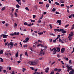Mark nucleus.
Here are the masks:
<instances>
[{
    "instance_id": "nucleus-1",
    "label": "nucleus",
    "mask_w": 74,
    "mask_h": 74,
    "mask_svg": "<svg viewBox=\"0 0 74 74\" xmlns=\"http://www.w3.org/2000/svg\"><path fill=\"white\" fill-rule=\"evenodd\" d=\"M40 53H39L38 55L39 56H40L43 55L45 54V50H44V49H41V51H40Z\"/></svg>"
},
{
    "instance_id": "nucleus-2",
    "label": "nucleus",
    "mask_w": 74,
    "mask_h": 74,
    "mask_svg": "<svg viewBox=\"0 0 74 74\" xmlns=\"http://www.w3.org/2000/svg\"><path fill=\"white\" fill-rule=\"evenodd\" d=\"M63 30V29H54V31L55 32H61V31H62Z\"/></svg>"
},
{
    "instance_id": "nucleus-3",
    "label": "nucleus",
    "mask_w": 74,
    "mask_h": 74,
    "mask_svg": "<svg viewBox=\"0 0 74 74\" xmlns=\"http://www.w3.org/2000/svg\"><path fill=\"white\" fill-rule=\"evenodd\" d=\"M66 67L67 68L68 70H72V68L70 67L68 65L66 66Z\"/></svg>"
},
{
    "instance_id": "nucleus-4",
    "label": "nucleus",
    "mask_w": 74,
    "mask_h": 74,
    "mask_svg": "<svg viewBox=\"0 0 74 74\" xmlns=\"http://www.w3.org/2000/svg\"><path fill=\"white\" fill-rule=\"evenodd\" d=\"M65 49L64 48H62V49H61V53H64V51H65Z\"/></svg>"
},
{
    "instance_id": "nucleus-5",
    "label": "nucleus",
    "mask_w": 74,
    "mask_h": 74,
    "mask_svg": "<svg viewBox=\"0 0 74 74\" xmlns=\"http://www.w3.org/2000/svg\"><path fill=\"white\" fill-rule=\"evenodd\" d=\"M61 22V21L60 20H58V21H57V22H58V23H59V25H60L62 24V23Z\"/></svg>"
},
{
    "instance_id": "nucleus-6",
    "label": "nucleus",
    "mask_w": 74,
    "mask_h": 74,
    "mask_svg": "<svg viewBox=\"0 0 74 74\" xmlns=\"http://www.w3.org/2000/svg\"><path fill=\"white\" fill-rule=\"evenodd\" d=\"M8 36V35H3V38H7Z\"/></svg>"
},
{
    "instance_id": "nucleus-7",
    "label": "nucleus",
    "mask_w": 74,
    "mask_h": 74,
    "mask_svg": "<svg viewBox=\"0 0 74 74\" xmlns=\"http://www.w3.org/2000/svg\"><path fill=\"white\" fill-rule=\"evenodd\" d=\"M55 49H56V47H54L53 48V49H51V48H50V51L51 52H52L53 50L54 51Z\"/></svg>"
},
{
    "instance_id": "nucleus-8",
    "label": "nucleus",
    "mask_w": 74,
    "mask_h": 74,
    "mask_svg": "<svg viewBox=\"0 0 74 74\" xmlns=\"http://www.w3.org/2000/svg\"><path fill=\"white\" fill-rule=\"evenodd\" d=\"M56 49H57V51H58V52H59L60 51V47H57L56 48Z\"/></svg>"
},
{
    "instance_id": "nucleus-9",
    "label": "nucleus",
    "mask_w": 74,
    "mask_h": 74,
    "mask_svg": "<svg viewBox=\"0 0 74 74\" xmlns=\"http://www.w3.org/2000/svg\"><path fill=\"white\" fill-rule=\"evenodd\" d=\"M73 32H71V33L69 35V36H73Z\"/></svg>"
},
{
    "instance_id": "nucleus-10",
    "label": "nucleus",
    "mask_w": 74,
    "mask_h": 74,
    "mask_svg": "<svg viewBox=\"0 0 74 74\" xmlns=\"http://www.w3.org/2000/svg\"><path fill=\"white\" fill-rule=\"evenodd\" d=\"M11 46V47H13V45H14V44L13 43V42H10V44H9Z\"/></svg>"
},
{
    "instance_id": "nucleus-11",
    "label": "nucleus",
    "mask_w": 74,
    "mask_h": 74,
    "mask_svg": "<svg viewBox=\"0 0 74 74\" xmlns=\"http://www.w3.org/2000/svg\"><path fill=\"white\" fill-rule=\"evenodd\" d=\"M61 32H62V33L63 34H65V33H66V31H64V29H63V30H62V31H61Z\"/></svg>"
},
{
    "instance_id": "nucleus-12",
    "label": "nucleus",
    "mask_w": 74,
    "mask_h": 74,
    "mask_svg": "<svg viewBox=\"0 0 74 74\" xmlns=\"http://www.w3.org/2000/svg\"><path fill=\"white\" fill-rule=\"evenodd\" d=\"M16 8L18 9L19 8H20V6H19V5L18 4L16 5Z\"/></svg>"
},
{
    "instance_id": "nucleus-13",
    "label": "nucleus",
    "mask_w": 74,
    "mask_h": 74,
    "mask_svg": "<svg viewBox=\"0 0 74 74\" xmlns=\"http://www.w3.org/2000/svg\"><path fill=\"white\" fill-rule=\"evenodd\" d=\"M72 36H69L68 37V38L69 39V40H71L72 38Z\"/></svg>"
},
{
    "instance_id": "nucleus-14",
    "label": "nucleus",
    "mask_w": 74,
    "mask_h": 74,
    "mask_svg": "<svg viewBox=\"0 0 74 74\" xmlns=\"http://www.w3.org/2000/svg\"><path fill=\"white\" fill-rule=\"evenodd\" d=\"M49 70V68H47L45 69V73H48V71Z\"/></svg>"
},
{
    "instance_id": "nucleus-15",
    "label": "nucleus",
    "mask_w": 74,
    "mask_h": 74,
    "mask_svg": "<svg viewBox=\"0 0 74 74\" xmlns=\"http://www.w3.org/2000/svg\"><path fill=\"white\" fill-rule=\"evenodd\" d=\"M71 70V74H74V70L73 69H72Z\"/></svg>"
},
{
    "instance_id": "nucleus-16",
    "label": "nucleus",
    "mask_w": 74,
    "mask_h": 74,
    "mask_svg": "<svg viewBox=\"0 0 74 74\" xmlns=\"http://www.w3.org/2000/svg\"><path fill=\"white\" fill-rule=\"evenodd\" d=\"M16 57H17L18 56V52L16 53V54H15Z\"/></svg>"
},
{
    "instance_id": "nucleus-17",
    "label": "nucleus",
    "mask_w": 74,
    "mask_h": 74,
    "mask_svg": "<svg viewBox=\"0 0 74 74\" xmlns=\"http://www.w3.org/2000/svg\"><path fill=\"white\" fill-rule=\"evenodd\" d=\"M57 51V50L56 49H55L53 51V54H55L56 53V52Z\"/></svg>"
},
{
    "instance_id": "nucleus-18",
    "label": "nucleus",
    "mask_w": 74,
    "mask_h": 74,
    "mask_svg": "<svg viewBox=\"0 0 74 74\" xmlns=\"http://www.w3.org/2000/svg\"><path fill=\"white\" fill-rule=\"evenodd\" d=\"M44 34V33L43 32H38V34L40 35H41L42 34Z\"/></svg>"
},
{
    "instance_id": "nucleus-19",
    "label": "nucleus",
    "mask_w": 74,
    "mask_h": 74,
    "mask_svg": "<svg viewBox=\"0 0 74 74\" xmlns=\"http://www.w3.org/2000/svg\"><path fill=\"white\" fill-rule=\"evenodd\" d=\"M3 50H1L0 51V54L1 55L3 53Z\"/></svg>"
},
{
    "instance_id": "nucleus-20",
    "label": "nucleus",
    "mask_w": 74,
    "mask_h": 74,
    "mask_svg": "<svg viewBox=\"0 0 74 74\" xmlns=\"http://www.w3.org/2000/svg\"><path fill=\"white\" fill-rule=\"evenodd\" d=\"M30 64V65H34V62H30V64Z\"/></svg>"
},
{
    "instance_id": "nucleus-21",
    "label": "nucleus",
    "mask_w": 74,
    "mask_h": 74,
    "mask_svg": "<svg viewBox=\"0 0 74 74\" xmlns=\"http://www.w3.org/2000/svg\"><path fill=\"white\" fill-rule=\"evenodd\" d=\"M19 1H18L17 2H18V3L19 4L21 5V2H19Z\"/></svg>"
},
{
    "instance_id": "nucleus-22",
    "label": "nucleus",
    "mask_w": 74,
    "mask_h": 74,
    "mask_svg": "<svg viewBox=\"0 0 74 74\" xmlns=\"http://www.w3.org/2000/svg\"><path fill=\"white\" fill-rule=\"evenodd\" d=\"M5 9V7H3V8H2L1 9V10L2 11H3Z\"/></svg>"
},
{
    "instance_id": "nucleus-23",
    "label": "nucleus",
    "mask_w": 74,
    "mask_h": 74,
    "mask_svg": "<svg viewBox=\"0 0 74 74\" xmlns=\"http://www.w3.org/2000/svg\"><path fill=\"white\" fill-rule=\"evenodd\" d=\"M54 71H52L50 73V74H54Z\"/></svg>"
},
{
    "instance_id": "nucleus-24",
    "label": "nucleus",
    "mask_w": 74,
    "mask_h": 74,
    "mask_svg": "<svg viewBox=\"0 0 74 74\" xmlns=\"http://www.w3.org/2000/svg\"><path fill=\"white\" fill-rule=\"evenodd\" d=\"M56 10V8H53V9L52 10V11L55 12V11Z\"/></svg>"
},
{
    "instance_id": "nucleus-25",
    "label": "nucleus",
    "mask_w": 74,
    "mask_h": 74,
    "mask_svg": "<svg viewBox=\"0 0 74 74\" xmlns=\"http://www.w3.org/2000/svg\"><path fill=\"white\" fill-rule=\"evenodd\" d=\"M49 4H47L45 6V7H46L47 8H49Z\"/></svg>"
},
{
    "instance_id": "nucleus-26",
    "label": "nucleus",
    "mask_w": 74,
    "mask_h": 74,
    "mask_svg": "<svg viewBox=\"0 0 74 74\" xmlns=\"http://www.w3.org/2000/svg\"><path fill=\"white\" fill-rule=\"evenodd\" d=\"M58 70L57 68H56L54 69V71H57Z\"/></svg>"
},
{
    "instance_id": "nucleus-27",
    "label": "nucleus",
    "mask_w": 74,
    "mask_h": 74,
    "mask_svg": "<svg viewBox=\"0 0 74 74\" xmlns=\"http://www.w3.org/2000/svg\"><path fill=\"white\" fill-rule=\"evenodd\" d=\"M55 4H56L57 5H60V3H59L58 2H55Z\"/></svg>"
},
{
    "instance_id": "nucleus-28",
    "label": "nucleus",
    "mask_w": 74,
    "mask_h": 74,
    "mask_svg": "<svg viewBox=\"0 0 74 74\" xmlns=\"http://www.w3.org/2000/svg\"><path fill=\"white\" fill-rule=\"evenodd\" d=\"M29 40V38L28 37H27V38L25 39V40H26L27 41H28Z\"/></svg>"
},
{
    "instance_id": "nucleus-29",
    "label": "nucleus",
    "mask_w": 74,
    "mask_h": 74,
    "mask_svg": "<svg viewBox=\"0 0 74 74\" xmlns=\"http://www.w3.org/2000/svg\"><path fill=\"white\" fill-rule=\"evenodd\" d=\"M61 71H62L61 69H58V72H60Z\"/></svg>"
},
{
    "instance_id": "nucleus-30",
    "label": "nucleus",
    "mask_w": 74,
    "mask_h": 74,
    "mask_svg": "<svg viewBox=\"0 0 74 74\" xmlns=\"http://www.w3.org/2000/svg\"><path fill=\"white\" fill-rule=\"evenodd\" d=\"M25 9H26V10H28V11H29V9L28 8V7H26L25 8Z\"/></svg>"
},
{
    "instance_id": "nucleus-31",
    "label": "nucleus",
    "mask_w": 74,
    "mask_h": 74,
    "mask_svg": "<svg viewBox=\"0 0 74 74\" xmlns=\"http://www.w3.org/2000/svg\"><path fill=\"white\" fill-rule=\"evenodd\" d=\"M37 64V62H34V65H36Z\"/></svg>"
},
{
    "instance_id": "nucleus-32",
    "label": "nucleus",
    "mask_w": 74,
    "mask_h": 74,
    "mask_svg": "<svg viewBox=\"0 0 74 74\" xmlns=\"http://www.w3.org/2000/svg\"><path fill=\"white\" fill-rule=\"evenodd\" d=\"M56 39H55L54 40H53V42H56Z\"/></svg>"
},
{
    "instance_id": "nucleus-33",
    "label": "nucleus",
    "mask_w": 74,
    "mask_h": 74,
    "mask_svg": "<svg viewBox=\"0 0 74 74\" xmlns=\"http://www.w3.org/2000/svg\"><path fill=\"white\" fill-rule=\"evenodd\" d=\"M27 25H28L29 27H30L32 25H31V23H29V24H27Z\"/></svg>"
},
{
    "instance_id": "nucleus-34",
    "label": "nucleus",
    "mask_w": 74,
    "mask_h": 74,
    "mask_svg": "<svg viewBox=\"0 0 74 74\" xmlns=\"http://www.w3.org/2000/svg\"><path fill=\"white\" fill-rule=\"evenodd\" d=\"M56 14H60V13L58 12H56Z\"/></svg>"
},
{
    "instance_id": "nucleus-35",
    "label": "nucleus",
    "mask_w": 74,
    "mask_h": 74,
    "mask_svg": "<svg viewBox=\"0 0 74 74\" xmlns=\"http://www.w3.org/2000/svg\"><path fill=\"white\" fill-rule=\"evenodd\" d=\"M30 21H31V22H35V20H32V19H30Z\"/></svg>"
},
{
    "instance_id": "nucleus-36",
    "label": "nucleus",
    "mask_w": 74,
    "mask_h": 74,
    "mask_svg": "<svg viewBox=\"0 0 74 74\" xmlns=\"http://www.w3.org/2000/svg\"><path fill=\"white\" fill-rule=\"evenodd\" d=\"M25 55L26 56H28V55L27 54V52H26L25 53Z\"/></svg>"
},
{
    "instance_id": "nucleus-37",
    "label": "nucleus",
    "mask_w": 74,
    "mask_h": 74,
    "mask_svg": "<svg viewBox=\"0 0 74 74\" xmlns=\"http://www.w3.org/2000/svg\"><path fill=\"white\" fill-rule=\"evenodd\" d=\"M69 24H68L67 25H65V28H67L68 26H69Z\"/></svg>"
},
{
    "instance_id": "nucleus-38",
    "label": "nucleus",
    "mask_w": 74,
    "mask_h": 74,
    "mask_svg": "<svg viewBox=\"0 0 74 74\" xmlns=\"http://www.w3.org/2000/svg\"><path fill=\"white\" fill-rule=\"evenodd\" d=\"M30 69H31V70H34V69L33 67H30Z\"/></svg>"
},
{
    "instance_id": "nucleus-39",
    "label": "nucleus",
    "mask_w": 74,
    "mask_h": 74,
    "mask_svg": "<svg viewBox=\"0 0 74 74\" xmlns=\"http://www.w3.org/2000/svg\"><path fill=\"white\" fill-rule=\"evenodd\" d=\"M41 22V21L40 20H39V21H38V23H40Z\"/></svg>"
},
{
    "instance_id": "nucleus-40",
    "label": "nucleus",
    "mask_w": 74,
    "mask_h": 74,
    "mask_svg": "<svg viewBox=\"0 0 74 74\" xmlns=\"http://www.w3.org/2000/svg\"><path fill=\"white\" fill-rule=\"evenodd\" d=\"M14 15H15L16 17L17 16V14L16 13H14Z\"/></svg>"
},
{
    "instance_id": "nucleus-41",
    "label": "nucleus",
    "mask_w": 74,
    "mask_h": 74,
    "mask_svg": "<svg viewBox=\"0 0 74 74\" xmlns=\"http://www.w3.org/2000/svg\"><path fill=\"white\" fill-rule=\"evenodd\" d=\"M26 69H25V68H23V72H24L25 71Z\"/></svg>"
},
{
    "instance_id": "nucleus-42",
    "label": "nucleus",
    "mask_w": 74,
    "mask_h": 74,
    "mask_svg": "<svg viewBox=\"0 0 74 74\" xmlns=\"http://www.w3.org/2000/svg\"><path fill=\"white\" fill-rule=\"evenodd\" d=\"M49 26L50 27V28L52 29V26L51 25V24H49Z\"/></svg>"
},
{
    "instance_id": "nucleus-43",
    "label": "nucleus",
    "mask_w": 74,
    "mask_h": 74,
    "mask_svg": "<svg viewBox=\"0 0 74 74\" xmlns=\"http://www.w3.org/2000/svg\"><path fill=\"white\" fill-rule=\"evenodd\" d=\"M64 6V4H61V7H63Z\"/></svg>"
},
{
    "instance_id": "nucleus-44",
    "label": "nucleus",
    "mask_w": 74,
    "mask_h": 74,
    "mask_svg": "<svg viewBox=\"0 0 74 74\" xmlns=\"http://www.w3.org/2000/svg\"><path fill=\"white\" fill-rule=\"evenodd\" d=\"M24 25H27V22H25V23H24Z\"/></svg>"
},
{
    "instance_id": "nucleus-45",
    "label": "nucleus",
    "mask_w": 74,
    "mask_h": 74,
    "mask_svg": "<svg viewBox=\"0 0 74 74\" xmlns=\"http://www.w3.org/2000/svg\"><path fill=\"white\" fill-rule=\"evenodd\" d=\"M40 46H41V47H43V45L41 44H38Z\"/></svg>"
},
{
    "instance_id": "nucleus-46",
    "label": "nucleus",
    "mask_w": 74,
    "mask_h": 74,
    "mask_svg": "<svg viewBox=\"0 0 74 74\" xmlns=\"http://www.w3.org/2000/svg\"><path fill=\"white\" fill-rule=\"evenodd\" d=\"M28 41H27L26 40H24L23 41V42L25 43V42H27Z\"/></svg>"
},
{
    "instance_id": "nucleus-47",
    "label": "nucleus",
    "mask_w": 74,
    "mask_h": 74,
    "mask_svg": "<svg viewBox=\"0 0 74 74\" xmlns=\"http://www.w3.org/2000/svg\"><path fill=\"white\" fill-rule=\"evenodd\" d=\"M72 61L71 60H70L69 61V63H70L71 64L72 63Z\"/></svg>"
},
{
    "instance_id": "nucleus-48",
    "label": "nucleus",
    "mask_w": 74,
    "mask_h": 74,
    "mask_svg": "<svg viewBox=\"0 0 74 74\" xmlns=\"http://www.w3.org/2000/svg\"><path fill=\"white\" fill-rule=\"evenodd\" d=\"M52 41V39H51L50 40H49V42H51Z\"/></svg>"
},
{
    "instance_id": "nucleus-49",
    "label": "nucleus",
    "mask_w": 74,
    "mask_h": 74,
    "mask_svg": "<svg viewBox=\"0 0 74 74\" xmlns=\"http://www.w3.org/2000/svg\"><path fill=\"white\" fill-rule=\"evenodd\" d=\"M43 3V2H39V4L40 5V4H42Z\"/></svg>"
},
{
    "instance_id": "nucleus-50",
    "label": "nucleus",
    "mask_w": 74,
    "mask_h": 74,
    "mask_svg": "<svg viewBox=\"0 0 74 74\" xmlns=\"http://www.w3.org/2000/svg\"><path fill=\"white\" fill-rule=\"evenodd\" d=\"M0 61H1V62H3V59L1 60Z\"/></svg>"
},
{
    "instance_id": "nucleus-51",
    "label": "nucleus",
    "mask_w": 74,
    "mask_h": 74,
    "mask_svg": "<svg viewBox=\"0 0 74 74\" xmlns=\"http://www.w3.org/2000/svg\"><path fill=\"white\" fill-rule=\"evenodd\" d=\"M59 40L60 42H62V40L60 38L59 39Z\"/></svg>"
},
{
    "instance_id": "nucleus-52",
    "label": "nucleus",
    "mask_w": 74,
    "mask_h": 74,
    "mask_svg": "<svg viewBox=\"0 0 74 74\" xmlns=\"http://www.w3.org/2000/svg\"><path fill=\"white\" fill-rule=\"evenodd\" d=\"M42 59V57H41L40 58H39V60H41Z\"/></svg>"
},
{
    "instance_id": "nucleus-53",
    "label": "nucleus",
    "mask_w": 74,
    "mask_h": 74,
    "mask_svg": "<svg viewBox=\"0 0 74 74\" xmlns=\"http://www.w3.org/2000/svg\"><path fill=\"white\" fill-rule=\"evenodd\" d=\"M20 45H21V47H22V44H21V42H20Z\"/></svg>"
},
{
    "instance_id": "nucleus-54",
    "label": "nucleus",
    "mask_w": 74,
    "mask_h": 74,
    "mask_svg": "<svg viewBox=\"0 0 74 74\" xmlns=\"http://www.w3.org/2000/svg\"><path fill=\"white\" fill-rule=\"evenodd\" d=\"M51 35H52L53 36H55V34H53V33H52L51 34Z\"/></svg>"
},
{
    "instance_id": "nucleus-55",
    "label": "nucleus",
    "mask_w": 74,
    "mask_h": 74,
    "mask_svg": "<svg viewBox=\"0 0 74 74\" xmlns=\"http://www.w3.org/2000/svg\"><path fill=\"white\" fill-rule=\"evenodd\" d=\"M8 25H9V24H8L6 23V24H5V26H6L7 27Z\"/></svg>"
},
{
    "instance_id": "nucleus-56",
    "label": "nucleus",
    "mask_w": 74,
    "mask_h": 74,
    "mask_svg": "<svg viewBox=\"0 0 74 74\" xmlns=\"http://www.w3.org/2000/svg\"><path fill=\"white\" fill-rule=\"evenodd\" d=\"M3 72L4 73H5L6 72V70H3Z\"/></svg>"
},
{
    "instance_id": "nucleus-57",
    "label": "nucleus",
    "mask_w": 74,
    "mask_h": 74,
    "mask_svg": "<svg viewBox=\"0 0 74 74\" xmlns=\"http://www.w3.org/2000/svg\"><path fill=\"white\" fill-rule=\"evenodd\" d=\"M14 34H10V35L11 36H14Z\"/></svg>"
},
{
    "instance_id": "nucleus-58",
    "label": "nucleus",
    "mask_w": 74,
    "mask_h": 74,
    "mask_svg": "<svg viewBox=\"0 0 74 74\" xmlns=\"http://www.w3.org/2000/svg\"><path fill=\"white\" fill-rule=\"evenodd\" d=\"M5 55H7V56H8V53H5Z\"/></svg>"
},
{
    "instance_id": "nucleus-59",
    "label": "nucleus",
    "mask_w": 74,
    "mask_h": 74,
    "mask_svg": "<svg viewBox=\"0 0 74 74\" xmlns=\"http://www.w3.org/2000/svg\"><path fill=\"white\" fill-rule=\"evenodd\" d=\"M72 17V16H69V18H71Z\"/></svg>"
},
{
    "instance_id": "nucleus-60",
    "label": "nucleus",
    "mask_w": 74,
    "mask_h": 74,
    "mask_svg": "<svg viewBox=\"0 0 74 74\" xmlns=\"http://www.w3.org/2000/svg\"><path fill=\"white\" fill-rule=\"evenodd\" d=\"M5 23V21H3L2 22V23L3 24H4Z\"/></svg>"
},
{
    "instance_id": "nucleus-61",
    "label": "nucleus",
    "mask_w": 74,
    "mask_h": 74,
    "mask_svg": "<svg viewBox=\"0 0 74 74\" xmlns=\"http://www.w3.org/2000/svg\"><path fill=\"white\" fill-rule=\"evenodd\" d=\"M57 57H58V58H59L60 57V55L59 54H58L57 55Z\"/></svg>"
},
{
    "instance_id": "nucleus-62",
    "label": "nucleus",
    "mask_w": 74,
    "mask_h": 74,
    "mask_svg": "<svg viewBox=\"0 0 74 74\" xmlns=\"http://www.w3.org/2000/svg\"><path fill=\"white\" fill-rule=\"evenodd\" d=\"M11 17H13V15L12 13H11Z\"/></svg>"
},
{
    "instance_id": "nucleus-63",
    "label": "nucleus",
    "mask_w": 74,
    "mask_h": 74,
    "mask_svg": "<svg viewBox=\"0 0 74 74\" xmlns=\"http://www.w3.org/2000/svg\"><path fill=\"white\" fill-rule=\"evenodd\" d=\"M35 17H36L35 15H33V18H35Z\"/></svg>"
},
{
    "instance_id": "nucleus-64",
    "label": "nucleus",
    "mask_w": 74,
    "mask_h": 74,
    "mask_svg": "<svg viewBox=\"0 0 74 74\" xmlns=\"http://www.w3.org/2000/svg\"><path fill=\"white\" fill-rule=\"evenodd\" d=\"M35 72L33 74H36V73H37V72H36V71H34Z\"/></svg>"
}]
</instances>
